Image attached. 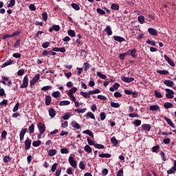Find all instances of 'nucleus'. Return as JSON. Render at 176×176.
<instances>
[{"label": "nucleus", "mask_w": 176, "mask_h": 176, "mask_svg": "<svg viewBox=\"0 0 176 176\" xmlns=\"http://www.w3.org/2000/svg\"><path fill=\"white\" fill-rule=\"evenodd\" d=\"M3 105H5V107L8 105V100L3 99V101L0 102V107H3Z\"/></svg>", "instance_id": "obj_58"}, {"label": "nucleus", "mask_w": 176, "mask_h": 176, "mask_svg": "<svg viewBox=\"0 0 176 176\" xmlns=\"http://www.w3.org/2000/svg\"><path fill=\"white\" fill-rule=\"evenodd\" d=\"M48 54H52V56H56V53L53 51H47L46 50H44L42 52V56H48Z\"/></svg>", "instance_id": "obj_8"}, {"label": "nucleus", "mask_w": 176, "mask_h": 176, "mask_svg": "<svg viewBox=\"0 0 176 176\" xmlns=\"http://www.w3.org/2000/svg\"><path fill=\"white\" fill-rule=\"evenodd\" d=\"M72 8H73V9L75 10H80V7H79V6L75 3H72Z\"/></svg>", "instance_id": "obj_37"}, {"label": "nucleus", "mask_w": 176, "mask_h": 176, "mask_svg": "<svg viewBox=\"0 0 176 176\" xmlns=\"http://www.w3.org/2000/svg\"><path fill=\"white\" fill-rule=\"evenodd\" d=\"M148 32L150 34V35H153V36H157V31H156V30L154 28H148Z\"/></svg>", "instance_id": "obj_12"}, {"label": "nucleus", "mask_w": 176, "mask_h": 176, "mask_svg": "<svg viewBox=\"0 0 176 176\" xmlns=\"http://www.w3.org/2000/svg\"><path fill=\"white\" fill-rule=\"evenodd\" d=\"M164 58L166 60V62L170 65V67H175V64H174V61L171 60L169 57L167 56V55H164Z\"/></svg>", "instance_id": "obj_7"}, {"label": "nucleus", "mask_w": 176, "mask_h": 176, "mask_svg": "<svg viewBox=\"0 0 176 176\" xmlns=\"http://www.w3.org/2000/svg\"><path fill=\"white\" fill-rule=\"evenodd\" d=\"M94 148H96L97 149H104V145L99 144H94Z\"/></svg>", "instance_id": "obj_44"}, {"label": "nucleus", "mask_w": 176, "mask_h": 176, "mask_svg": "<svg viewBox=\"0 0 176 176\" xmlns=\"http://www.w3.org/2000/svg\"><path fill=\"white\" fill-rule=\"evenodd\" d=\"M97 76L101 79H107V76H105V74H102V73L100 72H97Z\"/></svg>", "instance_id": "obj_36"}, {"label": "nucleus", "mask_w": 176, "mask_h": 176, "mask_svg": "<svg viewBox=\"0 0 176 176\" xmlns=\"http://www.w3.org/2000/svg\"><path fill=\"white\" fill-rule=\"evenodd\" d=\"M104 31H106L107 35H112V29H111V26L107 25L104 29Z\"/></svg>", "instance_id": "obj_26"}, {"label": "nucleus", "mask_w": 176, "mask_h": 176, "mask_svg": "<svg viewBox=\"0 0 176 176\" xmlns=\"http://www.w3.org/2000/svg\"><path fill=\"white\" fill-rule=\"evenodd\" d=\"M63 120H68L71 118V113L67 112L65 113L64 116L62 117Z\"/></svg>", "instance_id": "obj_28"}, {"label": "nucleus", "mask_w": 176, "mask_h": 176, "mask_svg": "<svg viewBox=\"0 0 176 176\" xmlns=\"http://www.w3.org/2000/svg\"><path fill=\"white\" fill-rule=\"evenodd\" d=\"M165 91H166V98H174V91L170 89H166Z\"/></svg>", "instance_id": "obj_4"}, {"label": "nucleus", "mask_w": 176, "mask_h": 176, "mask_svg": "<svg viewBox=\"0 0 176 176\" xmlns=\"http://www.w3.org/2000/svg\"><path fill=\"white\" fill-rule=\"evenodd\" d=\"M164 85L166 86H168V87H173V85H174V82L170 80H166L164 81Z\"/></svg>", "instance_id": "obj_14"}, {"label": "nucleus", "mask_w": 176, "mask_h": 176, "mask_svg": "<svg viewBox=\"0 0 176 176\" xmlns=\"http://www.w3.org/2000/svg\"><path fill=\"white\" fill-rule=\"evenodd\" d=\"M87 111V108H83V109H75L74 111L77 112V113H85Z\"/></svg>", "instance_id": "obj_21"}, {"label": "nucleus", "mask_w": 176, "mask_h": 176, "mask_svg": "<svg viewBox=\"0 0 176 176\" xmlns=\"http://www.w3.org/2000/svg\"><path fill=\"white\" fill-rule=\"evenodd\" d=\"M121 80H122L123 82H125L126 83H131V82H134V78L133 77L127 78L126 76H122L121 77Z\"/></svg>", "instance_id": "obj_5"}, {"label": "nucleus", "mask_w": 176, "mask_h": 176, "mask_svg": "<svg viewBox=\"0 0 176 176\" xmlns=\"http://www.w3.org/2000/svg\"><path fill=\"white\" fill-rule=\"evenodd\" d=\"M157 74H160V75H168L169 72L167 70H157Z\"/></svg>", "instance_id": "obj_29"}, {"label": "nucleus", "mask_w": 176, "mask_h": 176, "mask_svg": "<svg viewBox=\"0 0 176 176\" xmlns=\"http://www.w3.org/2000/svg\"><path fill=\"white\" fill-rule=\"evenodd\" d=\"M111 142L113 144V145H118V140L115 137L111 138Z\"/></svg>", "instance_id": "obj_55"}, {"label": "nucleus", "mask_w": 176, "mask_h": 176, "mask_svg": "<svg viewBox=\"0 0 176 176\" xmlns=\"http://www.w3.org/2000/svg\"><path fill=\"white\" fill-rule=\"evenodd\" d=\"M12 64H13V60H9L3 64L1 68H5V67H8V65H12Z\"/></svg>", "instance_id": "obj_25"}, {"label": "nucleus", "mask_w": 176, "mask_h": 176, "mask_svg": "<svg viewBox=\"0 0 176 176\" xmlns=\"http://www.w3.org/2000/svg\"><path fill=\"white\" fill-rule=\"evenodd\" d=\"M100 120H105V118H107V116H105V113L101 112L100 114Z\"/></svg>", "instance_id": "obj_62"}, {"label": "nucleus", "mask_w": 176, "mask_h": 176, "mask_svg": "<svg viewBox=\"0 0 176 176\" xmlns=\"http://www.w3.org/2000/svg\"><path fill=\"white\" fill-rule=\"evenodd\" d=\"M69 163L73 168H76L78 167V164H76V161L75 160V158L72 156L69 157Z\"/></svg>", "instance_id": "obj_2"}, {"label": "nucleus", "mask_w": 176, "mask_h": 176, "mask_svg": "<svg viewBox=\"0 0 176 176\" xmlns=\"http://www.w3.org/2000/svg\"><path fill=\"white\" fill-rule=\"evenodd\" d=\"M154 94L155 96V97H157V98H162V97H163V95H162V94H160V92L155 90L154 91Z\"/></svg>", "instance_id": "obj_39"}, {"label": "nucleus", "mask_w": 176, "mask_h": 176, "mask_svg": "<svg viewBox=\"0 0 176 176\" xmlns=\"http://www.w3.org/2000/svg\"><path fill=\"white\" fill-rule=\"evenodd\" d=\"M80 96H82V97H84L85 98H90V91L89 92H83V91H81L80 93Z\"/></svg>", "instance_id": "obj_16"}, {"label": "nucleus", "mask_w": 176, "mask_h": 176, "mask_svg": "<svg viewBox=\"0 0 176 176\" xmlns=\"http://www.w3.org/2000/svg\"><path fill=\"white\" fill-rule=\"evenodd\" d=\"M52 102V97L50 96H45V105H50Z\"/></svg>", "instance_id": "obj_17"}, {"label": "nucleus", "mask_w": 176, "mask_h": 176, "mask_svg": "<svg viewBox=\"0 0 176 176\" xmlns=\"http://www.w3.org/2000/svg\"><path fill=\"white\" fill-rule=\"evenodd\" d=\"M110 105L113 108H119V107H120V104H119V103H116V102H111L110 103Z\"/></svg>", "instance_id": "obj_40"}, {"label": "nucleus", "mask_w": 176, "mask_h": 176, "mask_svg": "<svg viewBox=\"0 0 176 176\" xmlns=\"http://www.w3.org/2000/svg\"><path fill=\"white\" fill-rule=\"evenodd\" d=\"M50 89H52V86L47 85V86H45V87H43L41 88V90H43V91H47V90H50Z\"/></svg>", "instance_id": "obj_51"}, {"label": "nucleus", "mask_w": 176, "mask_h": 176, "mask_svg": "<svg viewBox=\"0 0 176 176\" xmlns=\"http://www.w3.org/2000/svg\"><path fill=\"white\" fill-rule=\"evenodd\" d=\"M16 5V0H10V3L8 5V8H13Z\"/></svg>", "instance_id": "obj_43"}, {"label": "nucleus", "mask_w": 176, "mask_h": 176, "mask_svg": "<svg viewBox=\"0 0 176 176\" xmlns=\"http://www.w3.org/2000/svg\"><path fill=\"white\" fill-rule=\"evenodd\" d=\"M20 42H21L20 39L16 40L14 44V47H16L17 49V47L20 46Z\"/></svg>", "instance_id": "obj_63"}, {"label": "nucleus", "mask_w": 176, "mask_h": 176, "mask_svg": "<svg viewBox=\"0 0 176 176\" xmlns=\"http://www.w3.org/2000/svg\"><path fill=\"white\" fill-rule=\"evenodd\" d=\"M67 32L68 35H69V36H71L72 38H74V36H75L76 35L75 32L72 30H69Z\"/></svg>", "instance_id": "obj_41"}, {"label": "nucleus", "mask_w": 176, "mask_h": 176, "mask_svg": "<svg viewBox=\"0 0 176 176\" xmlns=\"http://www.w3.org/2000/svg\"><path fill=\"white\" fill-rule=\"evenodd\" d=\"M85 152H87L88 153H91V147L89 145H86L84 148Z\"/></svg>", "instance_id": "obj_38"}, {"label": "nucleus", "mask_w": 176, "mask_h": 176, "mask_svg": "<svg viewBox=\"0 0 176 176\" xmlns=\"http://www.w3.org/2000/svg\"><path fill=\"white\" fill-rule=\"evenodd\" d=\"M111 9L113 10H119V5L115 4V3L112 4L111 5Z\"/></svg>", "instance_id": "obj_49"}, {"label": "nucleus", "mask_w": 176, "mask_h": 176, "mask_svg": "<svg viewBox=\"0 0 176 176\" xmlns=\"http://www.w3.org/2000/svg\"><path fill=\"white\" fill-rule=\"evenodd\" d=\"M57 166H58V164L55 163L52 166L51 170L52 173H54L56 170H57Z\"/></svg>", "instance_id": "obj_45"}, {"label": "nucleus", "mask_w": 176, "mask_h": 176, "mask_svg": "<svg viewBox=\"0 0 176 176\" xmlns=\"http://www.w3.org/2000/svg\"><path fill=\"white\" fill-rule=\"evenodd\" d=\"M60 153L67 155V153H69V151H68V148H63L60 149Z\"/></svg>", "instance_id": "obj_53"}, {"label": "nucleus", "mask_w": 176, "mask_h": 176, "mask_svg": "<svg viewBox=\"0 0 176 176\" xmlns=\"http://www.w3.org/2000/svg\"><path fill=\"white\" fill-rule=\"evenodd\" d=\"M69 104H71V102L69 100H63L60 102L59 105L63 107L64 105H69Z\"/></svg>", "instance_id": "obj_27"}, {"label": "nucleus", "mask_w": 176, "mask_h": 176, "mask_svg": "<svg viewBox=\"0 0 176 176\" xmlns=\"http://www.w3.org/2000/svg\"><path fill=\"white\" fill-rule=\"evenodd\" d=\"M3 161L5 163H9V162L12 161V158L10 157V156H5L3 157Z\"/></svg>", "instance_id": "obj_42"}, {"label": "nucleus", "mask_w": 176, "mask_h": 176, "mask_svg": "<svg viewBox=\"0 0 176 176\" xmlns=\"http://www.w3.org/2000/svg\"><path fill=\"white\" fill-rule=\"evenodd\" d=\"M138 20L139 23H140V24H144V23L145 22V17L142 15L139 16L138 17Z\"/></svg>", "instance_id": "obj_32"}, {"label": "nucleus", "mask_w": 176, "mask_h": 176, "mask_svg": "<svg viewBox=\"0 0 176 176\" xmlns=\"http://www.w3.org/2000/svg\"><path fill=\"white\" fill-rule=\"evenodd\" d=\"M87 116H88V118H90L91 119H96L94 114H93V113H91L90 111L87 113Z\"/></svg>", "instance_id": "obj_56"}, {"label": "nucleus", "mask_w": 176, "mask_h": 176, "mask_svg": "<svg viewBox=\"0 0 176 176\" xmlns=\"http://www.w3.org/2000/svg\"><path fill=\"white\" fill-rule=\"evenodd\" d=\"M76 90H78V88L74 87H72V89H70L69 90V92L67 94V96H69V95H74V93H76Z\"/></svg>", "instance_id": "obj_24"}, {"label": "nucleus", "mask_w": 176, "mask_h": 176, "mask_svg": "<svg viewBox=\"0 0 176 176\" xmlns=\"http://www.w3.org/2000/svg\"><path fill=\"white\" fill-rule=\"evenodd\" d=\"M146 43H148V45H151V46H156V43L155 42V41H151L148 39L146 41Z\"/></svg>", "instance_id": "obj_47"}, {"label": "nucleus", "mask_w": 176, "mask_h": 176, "mask_svg": "<svg viewBox=\"0 0 176 176\" xmlns=\"http://www.w3.org/2000/svg\"><path fill=\"white\" fill-rule=\"evenodd\" d=\"M98 93H100V91L98 89H96L92 90V91H89V94H91V96L92 94H98Z\"/></svg>", "instance_id": "obj_46"}, {"label": "nucleus", "mask_w": 176, "mask_h": 176, "mask_svg": "<svg viewBox=\"0 0 176 176\" xmlns=\"http://www.w3.org/2000/svg\"><path fill=\"white\" fill-rule=\"evenodd\" d=\"M41 144H42V142L41 140L34 141L32 142L33 146H35V147L41 146Z\"/></svg>", "instance_id": "obj_35"}, {"label": "nucleus", "mask_w": 176, "mask_h": 176, "mask_svg": "<svg viewBox=\"0 0 176 176\" xmlns=\"http://www.w3.org/2000/svg\"><path fill=\"white\" fill-rule=\"evenodd\" d=\"M170 140L168 138H166L163 140V142H164V144H166V145H168V144H170Z\"/></svg>", "instance_id": "obj_64"}, {"label": "nucleus", "mask_w": 176, "mask_h": 176, "mask_svg": "<svg viewBox=\"0 0 176 176\" xmlns=\"http://www.w3.org/2000/svg\"><path fill=\"white\" fill-rule=\"evenodd\" d=\"M37 127L41 134H43L45 131H46V126H45V124L42 122H39L37 125Z\"/></svg>", "instance_id": "obj_3"}, {"label": "nucleus", "mask_w": 176, "mask_h": 176, "mask_svg": "<svg viewBox=\"0 0 176 176\" xmlns=\"http://www.w3.org/2000/svg\"><path fill=\"white\" fill-rule=\"evenodd\" d=\"M133 124L138 127V126H141V120H135L133 122Z\"/></svg>", "instance_id": "obj_50"}, {"label": "nucleus", "mask_w": 176, "mask_h": 176, "mask_svg": "<svg viewBox=\"0 0 176 176\" xmlns=\"http://www.w3.org/2000/svg\"><path fill=\"white\" fill-rule=\"evenodd\" d=\"M111 154L109 153H101L99 154V157H107V159H109V157H111Z\"/></svg>", "instance_id": "obj_34"}, {"label": "nucleus", "mask_w": 176, "mask_h": 176, "mask_svg": "<svg viewBox=\"0 0 176 176\" xmlns=\"http://www.w3.org/2000/svg\"><path fill=\"white\" fill-rule=\"evenodd\" d=\"M151 127V124H144L142 125V129L144 131H150Z\"/></svg>", "instance_id": "obj_13"}, {"label": "nucleus", "mask_w": 176, "mask_h": 176, "mask_svg": "<svg viewBox=\"0 0 176 176\" xmlns=\"http://www.w3.org/2000/svg\"><path fill=\"white\" fill-rule=\"evenodd\" d=\"M52 29L54 30V31H60V25H52Z\"/></svg>", "instance_id": "obj_61"}, {"label": "nucleus", "mask_w": 176, "mask_h": 176, "mask_svg": "<svg viewBox=\"0 0 176 176\" xmlns=\"http://www.w3.org/2000/svg\"><path fill=\"white\" fill-rule=\"evenodd\" d=\"M83 65H84V71H87V69L90 68V64H89L88 63H84Z\"/></svg>", "instance_id": "obj_60"}, {"label": "nucleus", "mask_w": 176, "mask_h": 176, "mask_svg": "<svg viewBox=\"0 0 176 176\" xmlns=\"http://www.w3.org/2000/svg\"><path fill=\"white\" fill-rule=\"evenodd\" d=\"M114 41H116L117 42H124L126 39L124 38L119 36H113Z\"/></svg>", "instance_id": "obj_15"}, {"label": "nucleus", "mask_w": 176, "mask_h": 176, "mask_svg": "<svg viewBox=\"0 0 176 176\" xmlns=\"http://www.w3.org/2000/svg\"><path fill=\"white\" fill-rule=\"evenodd\" d=\"M79 167L81 170H85V168H86V165L83 162L81 161L79 164Z\"/></svg>", "instance_id": "obj_54"}, {"label": "nucleus", "mask_w": 176, "mask_h": 176, "mask_svg": "<svg viewBox=\"0 0 176 176\" xmlns=\"http://www.w3.org/2000/svg\"><path fill=\"white\" fill-rule=\"evenodd\" d=\"M83 133L87 134V135H89V137H94V134H93V132L89 129L84 131Z\"/></svg>", "instance_id": "obj_30"}, {"label": "nucleus", "mask_w": 176, "mask_h": 176, "mask_svg": "<svg viewBox=\"0 0 176 176\" xmlns=\"http://www.w3.org/2000/svg\"><path fill=\"white\" fill-rule=\"evenodd\" d=\"M164 120H166V122L168 123V124H169V126H170V127H173V129H175V125H174V123H173V122L171 121V119H170L167 117H164Z\"/></svg>", "instance_id": "obj_11"}, {"label": "nucleus", "mask_w": 176, "mask_h": 176, "mask_svg": "<svg viewBox=\"0 0 176 176\" xmlns=\"http://www.w3.org/2000/svg\"><path fill=\"white\" fill-rule=\"evenodd\" d=\"M72 126L74 127V129H76L77 130H79L80 129V125L76 121H72Z\"/></svg>", "instance_id": "obj_18"}, {"label": "nucleus", "mask_w": 176, "mask_h": 176, "mask_svg": "<svg viewBox=\"0 0 176 176\" xmlns=\"http://www.w3.org/2000/svg\"><path fill=\"white\" fill-rule=\"evenodd\" d=\"M49 115L52 118H54L56 116V111L53 108H50L49 109Z\"/></svg>", "instance_id": "obj_19"}, {"label": "nucleus", "mask_w": 176, "mask_h": 176, "mask_svg": "<svg viewBox=\"0 0 176 176\" xmlns=\"http://www.w3.org/2000/svg\"><path fill=\"white\" fill-rule=\"evenodd\" d=\"M52 97H54V98H58L60 97L61 96V94L60 93V91H54L52 94Z\"/></svg>", "instance_id": "obj_23"}, {"label": "nucleus", "mask_w": 176, "mask_h": 176, "mask_svg": "<svg viewBox=\"0 0 176 176\" xmlns=\"http://www.w3.org/2000/svg\"><path fill=\"white\" fill-rule=\"evenodd\" d=\"M176 171V160L174 161V166L167 170V174H175Z\"/></svg>", "instance_id": "obj_6"}, {"label": "nucleus", "mask_w": 176, "mask_h": 176, "mask_svg": "<svg viewBox=\"0 0 176 176\" xmlns=\"http://www.w3.org/2000/svg\"><path fill=\"white\" fill-rule=\"evenodd\" d=\"M19 107H20V103L17 102L12 109L13 112H17L19 111Z\"/></svg>", "instance_id": "obj_48"}, {"label": "nucleus", "mask_w": 176, "mask_h": 176, "mask_svg": "<svg viewBox=\"0 0 176 176\" xmlns=\"http://www.w3.org/2000/svg\"><path fill=\"white\" fill-rule=\"evenodd\" d=\"M164 107L166 109H168L169 108H173V103L171 102H165L164 104Z\"/></svg>", "instance_id": "obj_33"}, {"label": "nucleus", "mask_w": 176, "mask_h": 176, "mask_svg": "<svg viewBox=\"0 0 176 176\" xmlns=\"http://www.w3.org/2000/svg\"><path fill=\"white\" fill-rule=\"evenodd\" d=\"M87 141L89 144V145H96V144H94V141H93L90 138L87 137Z\"/></svg>", "instance_id": "obj_52"}, {"label": "nucleus", "mask_w": 176, "mask_h": 176, "mask_svg": "<svg viewBox=\"0 0 176 176\" xmlns=\"http://www.w3.org/2000/svg\"><path fill=\"white\" fill-rule=\"evenodd\" d=\"M24 72H25L24 69H19L17 72V75L19 76H23L24 75Z\"/></svg>", "instance_id": "obj_59"}, {"label": "nucleus", "mask_w": 176, "mask_h": 176, "mask_svg": "<svg viewBox=\"0 0 176 176\" xmlns=\"http://www.w3.org/2000/svg\"><path fill=\"white\" fill-rule=\"evenodd\" d=\"M27 130H28L27 128H25L21 131L19 134L21 142V141H23V140H24V135H25V133H27Z\"/></svg>", "instance_id": "obj_9"}, {"label": "nucleus", "mask_w": 176, "mask_h": 176, "mask_svg": "<svg viewBox=\"0 0 176 176\" xmlns=\"http://www.w3.org/2000/svg\"><path fill=\"white\" fill-rule=\"evenodd\" d=\"M96 12H97V13H98L99 14H102V15L105 14V11H104V10H103L102 9H101V8H97Z\"/></svg>", "instance_id": "obj_57"}, {"label": "nucleus", "mask_w": 176, "mask_h": 176, "mask_svg": "<svg viewBox=\"0 0 176 176\" xmlns=\"http://www.w3.org/2000/svg\"><path fill=\"white\" fill-rule=\"evenodd\" d=\"M56 153H57V150L56 149H50L48 151V155L51 157L54 156Z\"/></svg>", "instance_id": "obj_22"}, {"label": "nucleus", "mask_w": 176, "mask_h": 176, "mask_svg": "<svg viewBox=\"0 0 176 176\" xmlns=\"http://www.w3.org/2000/svg\"><path fill=\"white\" fill-rule=\"evenodd\" d=\"M34 131H35V125L34 124H32L29 126V133H30V134H32L34 133Z\"/></svg>", "instance_id": "obj_31"}, {"label": "nucleus", "mask_w": 176, "mask_h": 176, "mask_svg": "<svg viewBox=\"0 0 176 176\" xmlns=\"http://www.w3.org/2000/svg\"><path fill=\"white\" fill-rule=\"evenodd\" d=\"M150 111H159L160 109V107L157 104H154L150 106Z\"/></svg>", "instance_id": "obj_20"}, {"label": "nucleus", "mask_w": 176, "mask_h": 176, "mask_svg": "<svg viewBox=\"0 0 176 176\" xmlns=\"http://www.w3.org/2000/svg\"><path fill=\"white\" fill-rule=\"evenodd\" d=\"M30 148H31V142L30 140L28 139L25 141V151H30Z\"/></svg>", "instance_id": "obj_10"}, {"label": "nucleus", "mask_w": 176, "mask_h": 176, "mask_svg": "<svg viewBox=\"0 0 176 176\" xmlns=\"http://www.w3.org/2000/svg\"><path fill=\"white\" fill-rule=\"evenodd\" d=\"M28 82H29L28 76H25L23 78V83L21 85L20 89H27L28 87Z\"/></svg>", "instance_id": "obj_1"}]
</instances>
